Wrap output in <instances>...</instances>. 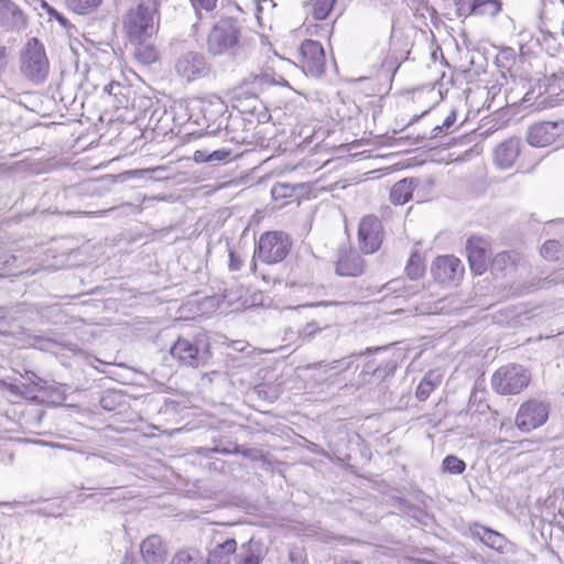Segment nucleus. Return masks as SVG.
<instances>
[{"label": "nucleus", "mask_w": 564, "mask_h": 564, "mask_svg": "<svg viewBox=\"0 0 564 564\" xmlns=\"http://www.w3.org/2000/svg\"><path fill=\"white\" fill-rule=\"evenodd\" d=\"M264 551L259 541L250 539L239 547L234 538L215 532L207 545L204 564H262Z\"/></svg>", "instance_id": "f257e3e1"}, {"label": "nucleus", "mask_w": 564, "mask_h": 564, "mask_svg": "<svg viewBox=\"0 0 564 564\" xmlns=\"http://www.w3.org/2000/svg\"><path fill=\"white\" fill-rule=\"evenodd\" d=\"M161 0H140L123 15V30L131 43L141 44L156 33Z\"/></svg>", "instance_id": "f03ea898"}, {"label": "nucleus", "mask_w": 564, "mask_h": 564, "mask_svg": "<svg viewBox=\"0 0 564 564\" xmlns=\"http://www.w3.org/2000/svg\"><path fill=\"white\" fill-rule=\"evenodd\" d=\"M206 47L213 56L242 54L245 41L239 22L232 18H221L217 21L207 35Z\"/></svg>", "instance_id": "7ed1b4c3"}, {"label": "nucleus", "mask_w": 564, "mask_h": 564, "mask_svg": "<svg viewBox=\"0 0 564 564\" xmlns=\"http://www.w3.org/2000/svg\"><path fill=\"white\" fill-rule=\"evenodd\" d=\"M20 69L22 75L34 85L46 80L50 72V62L44 45L31 37L20 53Z\"/></svg>", "instance_id": "20e7f679"}, {"label": "nucleus", "mask_w": 564, "mask_h": 564, "mask_svg": "<svg viewBox=\"0 0 564 564\" xmlns=\"http://www.w3.org/2000/svg\"><path fill=\"white\" fill-rule=\"evenodd\" d=\"M292 242L282 231H268L260 236L254 257L264 263L281 262L290 252Z\"/></svg>", "instance_id": "39448f33"}, {"label": "nucleus", "mask_w": 564, "mask_h": 564, "mask_svg": "<svg viewBox=\"0 0 564 564\" xmlns=\"http://www.w3.org/2000/svg\"><path fill=\"white\" fill-rule=\"evenodd\" d=\"M530 382V373L522 366L508 365L498 369L491 379L492 388L500 394H517Z\"/></svg>", "instance_id": "423d86ee"}, {"label": "nucleus", "mask_w": 564, "mask_h": 564, "mask_svg": "<svg viewBox=\"0 0 564 564\" xmlns=\"http://www.w3.org/2000/svg\"><path fill=\"white\" fill-rule=\"evenodd\" d=\"M174 70L180 78L194 82L209 75L210 64L203 53L185 51L175 56Z\"/></svg>", "instance_id": "0eeeda50"}, {"label": "nucleus", "mask_w": 564, "mask_h": 564, "mask_svg": "<svg viewBox=\"0 0 564 564\" xmlns=\"http://www.w3.org/2000/svg\"><path fill=\"white\" fill-rule=\"evenodd\" d=\"M300 66L310 76L324 74L326 66L325 52L322 44L314 40H305L300 46Z\"/></svg>", "instance_id": "6e6552de"}, {"label": "nucleus", "mask_w": 564, "mask_h": 564, "mask_svg": "<svg viewBox=\"0 0 564 564\" xmlns=\"http://www.w3.org/2000/svg\"><path fill=\"white\" fill-rule=\"evenodd\" d=\"M549 416L547 405L538 400L521 404L516 416V425L523 432H530L543 425Z\"/></svg>", "instance_id": "1a4fd4ad"}, {"label": "nucleus", "mask_w": 564, "mask_h": 564, "mask_svg": "<svg viewBox=\"0 0 564 564\" xmlns=\"http://www.w3.org/2000/svg\"><path fill=\"white\" fill-rule=\"evenodd\" d=\"M358 240L364 253H373L380 248L383 241V226L379 218L369 215L361 219Z\"/></svg>", "instance_id": "9d476101"}, {"label": "nucleus", "mask_w": 564, "mask_h": 564, "mask_svg": "<svg viewBox=\"0 0 564 564\" xmlns=\"http://www.w3.org/2000/svg\"><path fill=\"white\" fill-rule=\"evenodd\" d=\"M172 357L182 366L197 368L206 364L208 350L200 349L197 341L178 338L170 350Z\"/></svg>", "instance_id": "9b49d317"}, {"label": "nucleus", "mask_w": 564, "mask_h": 564, "mask_svg": "<svg viewBox=\"0 0 564 564\" xmlns=\"http://www.w3.org/2000/svg\"><path fill=\"white\" fill-rule=\"evenodd\" d=\"M564 133V122H539L530 127L528 142L533 147H547Z\"/></svg>", "instance_id": "f8f14e48"}, {"label": "nucleus", "mask_w": 564, "mask_h": 564, "mask_svg": "<svg viewBox=\"0 0 564 564\" xmlns=\"http://www.w3.org/2000/svg\"><path fill=\"white\" fill-rule=\"evenodd\" d=\"M28 15L12 0H0V26L8 32H21L26 29Z\"/></svg>", "instance_id": "ddd939ff"}, {"label": "nucleus", "mask_w": 564, "mask_h": 564, "mask_svg": "<svg viewBox=\"0 0 564 564\" xmlns=\"http://www.w3.org/2000/svg\"><path fill=\"white\" fill-rule=\"evenodd\" d=\"M199 111L206 122V130L209 134L217 133L223 127H228L226 106L219 98L202 102Z\"/></svg>", "instance_id": "4468645a"}, {"label": "nucleus", "mask_w": 564, "mask_h": 564, "mask_svg": "<svg viewBox=\"0 0 564 564\" xmlns=\"http://www.w3.org/2000/svg\"><path fill=\"white\" fill-rule=\"evenodd\" d=\"M464 264L454 256H441L435 259L432 272L442 283L459 280L464 274Z\"/></svg>", "instance_id": "2eb2a0df"}, {"label": "nucleus", "mask_w": 564, "mask_h": 564, "mask_svg": "<svg viewBox=\"0 0 564 564\" xmlns=\"http://www.w3.org/2000/svg\"><path fill=\"white\" fill-rule=\"evenodd\" d=\"M458 17H496L501 11L500 0H458L455 4Z\"/></svg>", "instance_id": "dca6fc26"}, {"label": "nucleus", "mask_w": 564, "mask_h": 564, "mask_svg": "<svg viewBox=\"0 0 564 564\" xmlns=\"http://www.w3.org/2000/svg\"><path fill=\"white\" fill-rule=\"evenodd\" d=\"M362 257L352 249H339L335 271L340 276H359L365 272Z\"/></svg>", "instance_id": "f3484780"}, {"label": "nucleus", "mask_w": 564, "mask_h": 564, "mask_svg": "<svg viewBox=\"0 0 564 564\" xmlns=\"http://www.w3.org/2000/svg\"><path fill=\"white\" fill-rule=\"evenodd\" d=\"M466 252L469 261L470 269L481 274L488 262L487 243L484 239L478 237H471L467 240Z\"/></svg>", "instance_id": "a211bd4d"}, {"label": "nucleus", "mask_w": 564, "mask_h": 564, "mask_svg": "<svg viewBox=\"0 0 564 564\" xmlns=\"http://www.w3.org/2000/svg\"><path fill=\"white\" fill-rule=\"evenodd\" d=\"M470 534L488 547L500 553H503L508 543L505 535L478 523L470 527Z\"/></svg>", "instance_id": "6ab92c4d"}, {"label": "nucleus", "mask_w": 564, "mask_h": 564, "mask_svg": "<svg viewBox=\"0 0 564 564\" xmlns=\"http://www.w3.org/2000/svg\"><path fill=\"white\" fill-rule=\"evenodd\" d=\"M521 141L518 138H510L501 142L495 151V162L501 169L512 166L520 154Z\"/></svg>", "instance_id": "aec40b11"}, {"label": "nucleus", "mask_w": 564, "mask_h": 564, "mask_svg": "<svg viewBox=\"0 0 564 564\" xmlns=\"http://www.w3.org/2000/svg\"><path fill=\"white\" fill-rule=\"evenodd\" d=\"M142 557L147 564H163L166 549L159 535L148 536L140 546Z\"/></svg>", "instance_id": "412c9836"}, {"label": "nucleus", "mask_w": 564, "mask_h": 564, "mask_svg": "<svg viewBox=\"0 0 564 564\" xmlns=\"http://www.w3.org/2000/svg\"><path fill=\"white\" fill-rule=\"evenodd\" d=\"M420 184L417 178L409 177L397 182L390 189V200L394 205L408 203L413 195L414 188Z\"/></svg>", "instance_id": "4be33fe9"}, {"label": "nucleus", "mask_w": 564, "mask_h": 564, "mask_svg": "<svg viewBox=\"0 0 564 564\" xmlns=\"http://www.w3.org/2000/svg\"><path fill=\"white\" fill-rule=\"evenodd\" d=\"M104 93L107 95L109 99H111L113 107H128V95L130 93V89L127 86L118 82H110L109 84L104 86Z\"/></svg>", "instance_id": "5701e85b"}, {"label": "nucleus", "mask_w": 564, "mask_h": 564, "mask_svg": "<svg viewBox=\"0 0 564 564\" xmlns=\"http://www.w3.org/2000/svg\"><path fill=\"white\" fill-rule=\"evenodd\" d=\"M519 257L517 253L503 251L496 254L491 262V268L494 271H512L517 268L519 262Z\"/></svg>", "instance_id": "b1692460"}, {"label": "nucleus", "mask_w": 564, "mask_h": 564, "mask_svg": "<svg viewBox=\"0 0 564 564\" xmlns=\"http://www.w3.org/2000/svg\"><path fill=\"white\" fill-rule=\"evenodd\" d=\"M336 0H311L308 3L310 13L314 20H325L334 9Z\"/></svg>", "instance_id": "393cba45"}, {"label": "nucleus", "mask_w": 564, "mask_h": 564, "mask_svg": "<svg viewBox=\"0 0 564 564\" xmlns=\"http://www.w3.org/2000/svg\"><path fill=\"white\" fill-rule=\"evenodd\" d=\"M247 85H251L253 91H261L265 87L276 84L274 77L268 72L250 74L245 78Z\"/></svg>", "instance_id": "a878e982"}, {"label": "nucleus", "mask_w": 564, "mask_h": 564, "mask_svg": "<svg viewBox=\"0 0 564 564\" xmlns=\"http://www.w3.org/2000/svg\"><path fill=\"white\" fill-rule=\"evenodd\" d=\"M104 0H65L66 7L77 14L94 12Z\"/></svg>", "instance_id": "bb28decb"}, {"label": "nucleus", "mask_w": 564, "mask_h": 564, "mask_svg": "<svg viewBox=\"0 0 564 564\" xmlns=\"http://www.w3.org/2000/svg\"><path fill=\"white\" fill-rule=\"evenodd\" d=\"M134 57L138 62L144 65H150L158 61L159 53L153 45L150 44H137L134 50Z\"/></svg>", "instance_id": "cd10ccee"}, {"label": "nucleus", "mask_w": 564, "mask_h": 564, "mask_svg": "<svg viewBox=\"0 0 564 564\" xmlns=\"http://www.w3.org/2000/svg\"><path fill=\"white\" fill-rule=\"evenodd\" d=\"M425 267L421 257L416 252L412 253L405 267L406 275L412 280H416L423 275Z\"/></svg>", "instance_id": "c85d7f7f"}, {"label": "nucleus", "mask_w": 564, "mask_h": 564, "mask_svg": "<svg viewBox=\"0 0 564 564\" xmlns=\"http://www.w3.org/2000/svg\"><path fill=\"white\" fill-rule=\"evenodd\" d=\"M557 91H564V67L546 76V93L558 95Z\"/></svg>", "instance_id": "c756f323"}, {"label": "nucleus", "mask_w": 564, "mask_h": 564, "mask_svg": "<svg viewBox=\"0 0 564 564\" xmlns=\"http://www.w3.org/2000/svg\"><path fill=\"white\" fill-rule=\"evenodd\" d=\"M171 564H203V561L197 551L183 550L175 554Z\"/></svg>", "instance_id": "7c9ffc66"}, {"label": "nucleus", "mask_w": 564, "mask_h": 564, "mask_svg": "<svg viewBox=\"0 0 564 564\" xmlns=\"http://www.w3.org/2000/svg\"><path fill=\"white\" fill-rule=\"evenodd\" d=\"M442 466L444 471H447L453 475H459L466 468L465 462L454 455L446 456L443 459Z\"/></svg>", "instance_id": "2f4dec72"}, {"label": "nucleus", "mask_w": 564, "mask_h": 564, "mask_svg": "<svg viewBox=\"0 0 564 564\" xmlns=\"http://www.w3.org/2000/svg\"><path fill=\"white\" fill-rule=\"evenodd\" d=\"M41 7L43 8V10H45L46 14L48 15V19H55L64 30L73 28L68 19L63 13L58 12L56 9L50 6L47 2L43 1Z\"/></svg>", "instance_id": "473e14b6"}, {"label": "nucleus", "mask_w": 564, "mask_h": 564, "mask_svg": "<svg viewBox=\"0 0 564 564\" xmlns=\"http://www.w3.org/2000/svg\"><path fill=\"white\" fill-rule=\"evenodd\" d=\"M322 329L323 327L316 322H310L299 330V338L303 341H310L316 334L322 332Z\"/></svg>", "instance_id": "72a5a7b5"}, {"label": "nucleus", "mask_w": 564, "mask_h": 564, "mask_svg": "<svg viewBox=\"0 0 564 564\" xmlns=\"http://www.w3.org/2000/svg\"><path fill=\"white\" fill-rule=\"evenodd\" d=\"M561 245L556 240H547L541 248V254L547 260L556 259V253L560 251Z\"/></svg>", "instance_id": "f704fd0d"}, {"label": "nucleus", "mask_w": 564, "mask_h": 564, "mask_svg": "<svg viewBox=\"0 0 564 564\" xmlns=\"http://www.w3.org/2000/svg\"><path fill=\"white\" fill-rule=\"evenodd\" d=\"M28 380H30V383L22 386L25 389L24 393L45 389L46 381L37 377L35 373L32 372L31 376H28Z\"/></svg>", "instance_id": "c9c22d12"}, {"label": "nucleus", "mask_w": 564, "mask_h": 564, "mask_svg": "<svg viewBox=\"0 0 564 564\" xmlns=\"http://www.w3.org/2000/svg\"><path fill=\"white\" fill-rule=\"evenodd\" d=\"M354 356L355 355L348 356V357L339 359V360H334V361H332V362H329V364H327L325 366L328 367L330 370H334L336 372L345 371V370L350 368V366L352 364L351 358Z\"/></svg>", "instance_id": "e433bc0d"}, {"label": "nucleus", "mask_w": 564, "mask_h": 564, "mask_svg": "<svg viewBox=\"0 0 564 564\" xmlns=\"http://www.w3.org/2000/svg\"><path fill=\"white\" fill-rule=\"evenodd\" d=\"M196 13L199 10H205L206 12H212L216 9L218 0H189Z\"/></svg>", "instance_id": "4c0bfd02"}, {"label": "nucleus", "mask_w": 564, "mask_h": 564, "mask_svg": "<svg viewBox=\"0 0 564 564\" xmlns=\"http://www.w3.org/2000/svg\"><path fill=\"white\" fill-rule=\"evenodd\" d=\"M435 388L433 386H431V383L429 382V380H424L422 379L417 389H416V398L420 400V401H425L430 394L432 393V391L434 390Z\"/></svg>", "instance_id": "58836bf2"}, {"label": "nucleus", "mask_w": 564, "mask_h": 564, "mask_svg": "<svg viewBox=\"0 0 564 564\" xmlns=\"http://www.w3.org/2000/svg\"><path fill=\"white\" fill-rule=\"evenodd\" d=\"M228 267L230 271H239L242 267V259L232 249H229Z\"/></svg>", "instance_id": "ea45409f"}, {"label": "nucleus", "mask_w": 564, "mask_h": 564, "mask_svg": "<svg viewBox=\"0 0 564 564\" xmlns=\"http://www.w3.org/2000/svg\"><path fill=\"white\" fill-rule=\"evenodd\" d=\"M424 380H429V382L431 383V386H433L434 388H436L441 381H442V375L438 372V371H435V370H432V371H429L424 377H423Z\"/></svg>", "instance_id": "a19ab883"}, {"label": "nucleus", "mask_w": 564, "mask_h": 564, "mask_svg": "<svg viewBox=\"0 0 564 564\" xmlns=\"http://www.w3.org/2000/svg\"><path fill=\"white\" fill-rule=\"evenodd\" d=\"M425 138H426L425 135H416L414 138H412L410 135H404V137L402 135V137H399L395 140L397 141H406L411 145H416V144H420Z\"/></svg>", "instance_id": "79ce46f5"}, {"label": "nucleus", "mask_w": 564, "mask_h": 564, "mask_svg": "<svg viewBox=\"0 0 564 564\" xmlns=\"http://www.w3.org/2000/svg\"><path fill=\"white\" fill-rule=\"evenodd\" d=\"M457 115L456 110L453 109L449 115L445 118L444 122L442 123L443 127L448 130L456 121Z\"/></svg>", "instance_id": "37998d69"}, {"label": "nucleus", "mask_w": 564, "mask_h": 564, "mask_svg": "<svg viewBox=\"0 0 564 564\" xmlns=\"http://www.w3.org/2000/svg\"><path fill=\"white\" fill-rule=\"evenodd\" d=\"M229 153L227 151H214L212 154L208 155L207 159L209 161H221L224 160Z\"/></svg>", "instance_id": "c03bdc74"}, {"label": "nucleus", "mask_w": 564, "mask_h": 564, "mask_svg": "<svg viewBox=\"0 0 564 564\" xmlns=\"http://www.w3.org/2000/svg\"><path fill=\"white\" fill-rule=\"evenodd\" d=\"M286 189H289L288 185H278L272 188L273 196H285Z\"/></svg>", "instance_id": "a18cd8bd"}, {"label": "nucleus", "mask_w": 564, "mask_h": 564, "mask_svg": "<svg viewBox=\"0 0 564 564\" xmlns=\"http://www.w3.org/2000/svg\"><path fill=\"white\" fill-rule=\"evenodd\" d=\"M444 131H447V130L443 127V124H441V126H436V127H434V128L432 129L430 138H431V139H435V138H437L441 133H443Z\"/></svg>", "instance_id": "49530a36"}, {"label": "nucleus", "mask_w": 564, "mask_h": 564, "mask_svg": "<svg viewBox=\"0 0 564 564\" xmlns=\"http://www.w3.org/2000/svg\"><path fill=\"white\" fill-rule=\"evenodd\" d=\"M207 158H208V155H206L205 152H203V151H196L194 153V159L196 162H208L209 159H207Z\"/></svg>", "instance_id": "de8ad7c7"}, {"label": "nucleus", "mask_w": 564, "mask_h": 564, "mask_svg": "<svg viewBox=\"0 0 564 564\" xmlns=\"http://www.w3.org/2000/svg\"><path fill=\"white\" fill-rule=\"evenodd\" d=\"M256 391H257V393H258V395H259V397H262V398H264V399H270V400L275 399V395L269 397V395L267 394V392H265V387H264V386H259V387H257Z\"/></svg>", "instance_id": "09e8293b"}, {"label": "nucleus", "mask_w": 564, "mask_h": 564, "mask_svg": "<svg viewBox=\"0 0 564 564\" xmlns=\"http://www.w3.org/2000/svg\"><path fill=\"white\" fill-rule=\"evenodd\" d=\"M252 118H253V113H251L250 118H248V119L235 118V119H232L231 122L234 126H239L242 121H247L248 124H252L253 123Z\"/></svg>", "instance_id": "8fccbe9b"}, {"label": "nucleus", "mask_w": 564, "mask_h": 564, "mask_svg": "<svg viewBox=\"0 0 564 564\" xmlns=\"http://www.w3.org/2000/svg\"><path fill=\"white\" fill-rule=\"evenodd\" d=\"M341 303L339 302H327V301H322V302H317L315 304H311L310 306H337V305H340Z\"/></svg>", "instance_id": "3c124183"}, {"label": "nucleus", "mask_w": 564, "mask_h": 564, "mask_svg": "<svg viewBox=\"0 0 564 564\" xmlns=\"http://www.w3.org/2000/svg\"><path fill=\"white\" fill-rule=\"evenodd\" d=\"M236 452L241 453L243 456H250L251 449H245V451H242V449H240V448H238V447H237V448H236Z\"/></svg>", "instance_id": "603ef678"}, {"label": "nucleus", "mask_w": 564, "mask_h": 564, "mask_svg": "<svg viewBox=\"0 0 564 564\" xmlns=\"http://www.w3.org/2000/svg\"><path fill=\"white\" fill-rule=\"evenodd\" d=\"M122 564H133V561L128 555H126L123 557Z\"/></svg>", "instance_id": "864d4df0"}, {"label": "nucleus", "mask_w": 564, "mask_h": 564, "mask_svg": "<svg viewBox=\"0 0 564 564\" xmlns=\"http://www.w3.org/2000/svg\"><path fill=\"white\" fill-rule=\"evenodd\" d=\"M339 564H359L358 562L356 561H343L341 563Z\"/></svg>", "instance_id": "5fc2aeb1"}, {"label": "nucleus", "mask_w": 564, "mask_h": 564, "mask_svg": "<svg viewBox=\"0 0 564 564\" xmlns=\"http://www.w3.org/2000/svg\"><path fill=\"white\" fill-rule=\"evenodd\" d=\"M4 317H6L4 311H3V308L0 307V321L4 319Z\"/></svg>", "instance_id": "6e6d98bb"}, {"label": "nucleus", "mask_w": 564, "mask_h": 564, "mask_svg": "<svg viewBox=\"0 0 564 564\" xmlns=\"http://www.w3.org/2000/svg\"><path fill=\"white\" fill-rule=\"evenodd\" d=\"M247 141V137H241L240 139H237V142H246Z\"/></svg>", "instance_id": "4d7b16f0"}, {"label": "nucleus", "mask_w": 564, "mask_h": 564, "mask_svg": "<svg viewBox=\"0 0 564 564\" xmlns=\"http://www.w3.org/2000/svg\"><path fill=\"white\" fill-rule=\"evenodd\" d=\"M370 351H372V349H371V348H367V349H366V351H365V354H366V352H370ZM361 355H364V352H362Z\"/></svg>", "instance_id": "13d9d810"}, {"label": "nucleus", "mask_w": 564, "mask_h": 564, "mask_svg": "<svg viewBox=\"0 0 564 564\" xmlns=\"http://www.w3.org/2000/svg\"><path fill=\"white\" fill-rule=\"evenodd\" d=\"M530 289H532V285H529V288H527L524 292H530Z\"/></svg>", "instance_id": "bf43d9fd"}, {"label": "nucleus", "mask_w": 564, "mask_h": 564, "mask_svg": "<svg viewBox=\"0 0 564 564\" xmlns=\"http://www.w3.org/2000/svg\"><path fill=\"white\" fill-rule=\"evenodd\" d=\"M530 289H532V285H529V288H527L524 292H530Z\"/></svg>", "instance_id": "052dcab7"}, {"label": "nucleus", "mask_w": 564, "mask_h": 564, "mask_svg": "<svg viewBox=\"0 0 564 564\" xmlns=\"http://www.w3.org/2000/svg\"><path fill=\"white\" fill-rule=\"evenodd\" d=\"M41 341L50 343V339H41Z\"/></svg>", "instance_id": "680f3d73"}, {"label": "nucleus", "mask_w": 564, "mask_h": 564, "mask_svg": "<svg viewBox=\"0 0 564 564\" xmlns=\"http://www.w3.org/2000/svg\"><path fill=\"white\" fill-rule=\"evenodd\" d=\"M458 2V0H454V4H456Z\"/></svg>", "instance_id": "e2e57ef3"}]
</instances>
